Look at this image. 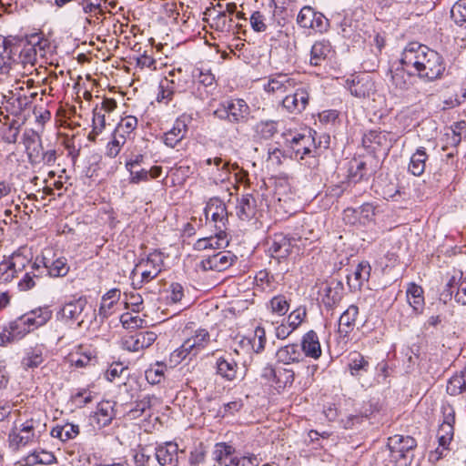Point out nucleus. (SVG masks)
Masks as SVG:
<instances>
[{
  "label": "nucleus",
  "mask_w": 466,
  "mask_h": 466,
  "mask_svg": "<svg viewBox=\"0 0 466 466\" xmlns=\"http://www.w3.org/2000/svg\"><path fill=\"white\" fill-rule=\"evenodd\" d=\"M400 63L406 70L411 73V69L420 78L429 81L441 78L445 71V64L442 56L427 46L411 42L404 48Z\"/></svg>",
  "instance_id": "f257e3e1"
},
{
  "label": "nucleus",
  "mask_w": 466,
  "mask_h": 466,
  "mask_svg": "<svg viewBox=\"0 0 466 466\" xmlns=\"http://www.w3.org/2000/svg\"><path fill=\"white\" fill-rule=\"evenodd\" d=\"M316 132L311 129L298 133L289 141V147L300 164L309 169H316L319 165V147L315 139Z\"/></svg>",
  "instance_id": "f03ea898"
},
{
  "label": "nucleus",
  "mask_w": 466,
  "mask_h": 466,
  "mask_svg": "<svg viewBox=\"0 0 466 466\" xmlns=\"http://www.w3.org/2000/svg\"><path fill=\"white\" fill-rule=\"evenodd\" d=\"M212 458L218 466H258L260 462L257 455L237 453L236 449L227 442L214 445Z\"/></svg>",
  "instance_id": "7ed1b4c3"
},
{
  "label": "nucleus",
  "mask_w": 466,
  "mask_h": 466,
  "mask_svg": "<svg viewBox=\"0 0 466 466\" xmlns=\"http://www.w3.org/2000/svg\"><path fill=\"white\" fill-rule=\"evenodd\" d=\"M250 108L242 98L227 99L219 103L213 116L233 125L246 124L249 119Z\"/></svg>",
  "instance_id": "20e7f679"
},
{
  "label": "nucleus",
  "mask_w": 466,
  "mask_h": 466,
  "mask_svg": "<svg viewBox=\"0 0 466 466\" xmlns=\"http://www.w3.org/2000/svg\"><path fill=\"white\" fill-rule=\"evenodd\" d=\"M391 458L400 466H410L414 458V450L417 447L416 440L411 436L396 434L388 439L387 444Z\"/></svg>",
  "instance_id": "39448f33"
},
{
  "label": "nucleus",
  "mask_w": 466,
  "mask_h": 466,
  "mask_svg": "<svg viewBox=\"0 0 466 466\" xmlns=\"http://www.w3.org/2000/svg\"><path fill=\"white\" fill-rule=\"evenodd\" d=\"M163 265V254L157 249L150 252L146 258H141L133 269L132 274L136 273L137 268L145 266L147 268L141 272V279L137 283H133L135 289H140L144 284L155 279L161 273Z\"/></svg>",
  "instance_id": "423d86ee"
},
{
  "label": "nucleus",
  "mask_w": 466,
  "mask_h": 466,
  "mask_svg": "<svg viewBox=\"0 0 466 466\" xmlns=\"http://www.w3.org/2000/svg\"><path fill=\"white\" fill-rule=\"evenodd\" d=\"M24 40L17 36L0 35V73H6L13 63L18 62L19 51Z\"/></svg>",
  "instance_id": "0eeeda50"
},
{
  "label": "nucleus",
  "mask_w": 466,
  "mask_h": 466,
  "mask_svg": "<svg viewBox=\"0 0 466 466\" xmlns=\"http://www.w3.org/2000/svg\"><path fill=\"white\" fill-rule=\"evenodd\" d=\"M310 86L303 81L288 94L281 101L283 108L289 113L298 115L303 112L309 103Z\"/></svg>",
  "instance_id": "6e6552de"
},
{
  "label": "nucleus",
  "mask_w": 466,
  "mask_h": 466,
  "mask_svg": "<svg viewBox=\"0 0 466 466\" xmlns=\"http://www.w3.org/2000/svg\"><path fill=\"white\" fill-rule=\"evenodd\" d=\"M302 77L299 74L276 73L268 76V82L264 85L267 93H288L297 87Z\"/></svg>",
  "instance_id": "1a4fd4ad"
},
{
  "label": "nucleus",
  "mask_w": 466,
  "mask_h": 466,
  "mask_svg": "<svg viewBox=\"0 0 466 466\" xmlns=\"http://www.w3.org/2000/svg\"><path fill=\"white\" fill-rule=\"evenodd\" d=\"M301 238L297 234L288 236L283 233H276L268 242V252L276 258H285L289 256L296 243Z\"/></svg>",
  "instance_id": "9d476101"
},
{
  "label": "nucleus",
  "mask_w": 466,
  "mask_h": 466,
  "mask_svg": "<svg viewBox=\"0 0 466 466\" xmlns=\"http://www.w3.org/2000/svg\"><path fill=\"white\" fill-rule=\"evenodd\" d=\"M204 212L207 219L210 218L214 223L215 229H227L228 213L226 204L220 198H210Z\"/></svg>",
  "instance_id": "9b49d317"
},
{
  "label": "nucleus",
  "mask_w": 466,
  "mask_h": 466,
  "mask_svg": "<svg viewBox=\"0 0 466 466\" xmlns=\"http://www.w3.org/2000/svg\"><path fill=\"white\" fill-rule=\"evenodd\" d=\"M237 257L231 251H218L204 258L198 264L203 271L214 270L224 271L233 265Z\"/></svg>",
  "instance_id": "f8f14e48"
},
{
  "label": "nucleus",
  "mask_w": 466,
  "mask_h": 466,
  "mask_svg": "<svg viewBox=\"0 0 466 466\" xmlns=\"http://www.w3.org/2000/svg\"><path fill=\"white\" fill-rule=\"evenodd\" d=\"M157 338V334L153 331H140L125 337L121 345L126 350L137 352L150 347Z\"/></svg>",
  "instance_id": "ddd939ff"
},
{
  "label": "nucleus",
  "mask_w": 466,
  "mask_h": 466,
  "mask_svg": "<svg viewBox=\"0 0 466 466\" xmlns=\"http://www.w3.org/2000/svg\"><path fill=\"white\" fill-rule=\"evenodd\" d=\"M180 454H184L183 450H179L177 443L167 442L159 445L155 450V456L160 466H177Z\"/></svg>",
  "instance_id": "4468645a"
},
{
  "label": "nucleus",
  "mask_w": 466,
  "mask_h": 466,
  "mask_svg": "<svg viewBox=\"0 0 466 466\" xmlns=\"http://www.w3.org/2000/svg\"><path fill=\"white\" fill-rule=\"evenodd\" d=\"M29 333L23 319L18 317L11 321L8 328L0 332V346H6L9 343L17 341Z\"/></svg>",
  "instance_id": "2eb2a0df"
},
{
  "label": "nucleus",
  "mask_w": 466,
  "mask_h": 466,
  "mask_svg": "<svg viewBox=\"0 0 466 466\" xmlns=\"http://www.w3.org/2000/svg\"><path fill=\"white\" fill-rule=\"evenodd\" d=\"M190 118L186 116L178 117L173 127L164 134V143L166 146L174 148L187 133V124Z\"/></svg>",
  "instance_id": "dca6fc26"
},
{
  "label": "nucleus",
  "mask_w": 466,
  "mask_h": 466,
  "mask_svg": "<svg viewBox=\"0 0 466 466\" xmlns=\"http://www.w3.org/2000/svg\"><path fill=\"white\" fill-rule=\"evenodd\" d=\"M370 362L360 353L351 352V376L359 377L362 387L370 384Z\"/></svg>",
  "instance_id": "f3484780"
},
{
  "label": "nucleus",
  "mask_w": 466,
  "mask_h": 466,
  "mask_svg": "<svg viewBox=\"0 0 466 466\" xmlns=\"http://www.w3.org/2000/svg\"><path fill=\"white\" fill-rule=\"evenodd\" d=\"M35 438V426L32 420L23 423L19 432L12 431L8 436L10 446L16 449L31 443Z\"/></svg>",
  "instance_id": "a211bd4d"
},
{
  "label": "nucleus",
  "mask_w": 466,
  "mask_h": 466,
  "mask_svg": "<svg viewBox=\"0 0 466 466\" xmlns=\"http://www.w3.org/2000/svg\"><path fill=\"white\" fill-rule=\"evenodd\" d=\"M51 317L52 311L47 307L38 308L20 316L29 332L44 326Z\"/></svg>",
  "instance_id": "6ab92c4d"
},
{
  "label": "nucleus",
  "mask_w": 466,
  "mask_h": 466,
  "mask_svg": "<svg viewBox=\"0 0 466 466\" xmlns=\"http://www.w3.org/2000/svg\"><path fill=\"white\" fill-rule=\"evenodd\" d=\"M238 365L230 354L220 356L216 360V373L228 381L237 379Z\"/></svg>",
  "instance_id": "aec40b11"
},
{
  "label": "nucleus",
  "mask_w": 466,
  "mask_h": 466,
  "mask_svg": "<svg viewBox=\"0 0 466 466\" xmlns=\"http://www.w3.org/2000/svg\"><path fill=\"white\" fill-rule=\"evenodd\" d=\"M169 76H172L173 78L169 79L168 77H165L159 83L158 93L157 96V100L158 102L165 101L166 103H168L172 100L175 93L185 92V88H181L179 86V83L176 82L175 74L169 73Z\"/></svg>",
  "instance_id": "412c9836"
},
{
  "label": "nucleus",
  "mask_w": 466,
  "mask_h": 466,
  "mask_svg": "<svg viewBox=\"0 0 466 466\" xmlns=\"http://www.w3.org/2000/svg\"><path fill=\"white\" fill-rule=\"evenodd\" d=\"M302 355L318 360L321 356V347L319 337L314 330L308 331L301 339L299 346Z\"/></svg>",
  "instance_id": "4be33fe9"
},
{
  "label": "nucleus",
  "mask_w": 466,
  "mask_h": 466,
  "mask_svg": "<svg viewBox=\"0 0 466 466\" xmlns=\"http://www.w3.org/2000/svg\"><path fill=\"white\" fill-rule=\"evenodd\" d=\"M343 289V285L339 281L332 280L327 283L319 290L322 296V302L327 307H332L341 299Z\"/></svg>",
  "instance_id": "5701e85b"
},
{
  "label": "nucleus",
  "mask_w": 466,
  "mask_h": 466,
  "mask_svg": "<svg viewBox=\"0 0 466 466\" xmlns=\"http://www.w3.org/2000/svg\"><path fill=\"white\" fill-rule=\"evenodd\" d=\"M257 212V201L255 198L250 195H243L237 201L236 213L239 219L247 221L250 220Z\"/></svg>",
  "instance_id": "b1692460"
},
{
  "label": "nucleus",
  "mask_w": 466,
  "mask_h": 466,
  "mask_svg": "<svg viewBox=\"0 0 466 466\" xmlns=\"http://www.w3.org/2000/svg\"><path fill=\"white\" fill-rule=\"evenodd\" d=\"M278 362L283 364L297 363L303 360V355L299 344L292 343L279 348L276 352Z\"/></svg>",
  "instance_id": "393cba45"
},
{
  "label": "nucleus",
  "mask_w": 466,
  "mask_h": 466,
  "mask_svg": "<svg viewBox=\"0 0 466 466\" xmlns=\"http://www.w3.org/2000/svg\"><path fill=\"white\" fill-rule=\"evenodd\" d=\"M254 285L255 290L270 293L277 289L279 282L269 271L261 269L254 278Z\"/></svg>",
  "instance_id": "a878e982"
},
{
  "label": "nucleus",
  "mask_w": 466,
  "mask_h": 466,
  "mask_svg": "<svg viewBox=\"0 0 466 466\" xmlns=\"http://www.w3.org/2000/svg\"><path fill=\"white\" fill-rule=\"evenodd\" d=\"M71 362L77 368H85L96 363V352L91 347L80 345L74 355L71 356Z\"/></svg>",
  "instance_id": "bb28decb"
},
{
  "label": "nucleus",
  "mask_w": 466,
  "mask_h": 466,
  "mask_svg": "<svg viewBox=\"0 0 466 466\" xmlns=\"http://www.w3.org/2000/svg\"><path fill=\"white\" fill-rule=\"evenodd\" d=\"M459 282L457 281V276H452L446 285L445 291L448 292L447 296L451 298L453 294V289H457L455 294V300L458 303L466 305V277L462 278V272L459 271Z\"/></svg>",
  "instance_id": "cd10ccee"
},
{
  "label": "nucleus",
  "mask_w": 466,
  "mask_h": 466,
  "mask_svg": "<svg viewBox=\"0 0 466 466\" xmlns=\"http://www.w3.org/2000/svg\"><path fill=\"white\" fill-rule=\"evenodd\" d=\"M44 350L42 345H36L34 348L26 350L21 360L23 369L27 370L39 367L45 360Z\"/></svg>",
  "instance_id": "c85d7f7f"
},
{
  "label": "nucleus",
  "mask_w": 466,
  "mask_h": 466,
  "mask_svg": "<svg viewBox=\"0 0 466 466\" xmlns=\"http://www.w3.org/2000/svg\"><path fill=\"white\" fill-rule=\"evenodd\" d=\"M86 305L87 301L84 297L66 302L61 309L62 318L68 320H77Z\"/></svg>",
  "instance_id": "c756f323"
},
{
  "label": "nucleus",
  "mask_w": 466,
  "mask_h": 466,
  "mask_svg": "<svg viewBox=\"0 0 466 466\" xmlns=\"http://www.w3.org/2000/svg\"><path fill=\"white\" fill-rule=\"evenodd\" d=\"M331 52V46L327 40H320L314 43L310 50L309 64L313 66H319L326 60Z\"/></svg>",
  "instance_id": "7c9ffc66"
},
{
  "label": "nucleus",
  "mask_w": 466,
  "mask_h": 466,
  "mask_svg": "<svg viewBox=\"0 0 466 466\" xmlns=\"http://www.w3.org/2000/svg\"><path fill=\"white\" fill-rule=\"evenodd\" d=\"M41 262L47 268V275L51 278L65 277L69 271V266L66 258H58L50 260L45 257L41 258Z\"/></svg>",
  "instance_id": "2f4dec72"
},
{
  "label": "nucleus",
  "mask_w": 466,
  "mask_h": 466,
  "mask_svg": "<svg viewBox=\"0 0 466 466\" xmlns=\"http://www.w3.org/2000/svg\"><path fill=\"white\" fill-rule=\"evenodd\" d=\"M115 417L114 405L109 400L101 401L96 408L95 418L100 427L108 426Z\"/></svg>",
  "instance_id": "473e14b6"
},
{
  "label": "nucleus",
  "mask_w": 466,
  "mask_h": 466,
  "mask_svg": "<svg viewBox=\"0 0 466 466\" xmlns=\"http://www.w3.org/2000/svg\"><path fill=\"white\" fill-rule=\"evenodd\" d=\"M428 160V155L424 147H419L415 153L412 154L409 164V171L416 176H421L426 167V161Z\"/></svg>",
  "instance_id": "72a5a7b5"
},
{
  "label": "nucleus",
  "mask_w": 466,
  "mask_h": 466,
  "mask_svg": "<svg viewBox=\"0 0 466 466\" xmlns=\"http://www.w3.org/2000/svg\"><path fill=\"white\" fill-rule=\"evenodd\" d=\"M210 336L208 330L198 329L195 335L187 339L185 341L187 347L193 351V356H196L199 351L205 349L209 343Z\"/></svg>",
  "instance_id": "f704fd0d"
},
{
  "label": "nucleus",
  "mask_w": 466,
  "mask_h": 466,
  "mask_svg": "<svg viewBox=\"0 0 466 466\" xmlns=\"http://www.w3.org/2000/svg\"><path fill=\"white\" fill-rule=\"evenodd\" d=\"M51 436L57 438L62 441H66L76 438L79 434V426L73 423H65L64 425H56L51 431Z\"/></svg>",
  "instance_id": "c9c22d12"
},
{
  "label": "nucleus",
  "mask_w": 466,
  "mask_h": 466,
  "mask_svg": "<svg viewBox=\"0 0 466 466\" xmlns=\"http://www.w3.org/2000/svg\"><path fill=\"white\" fill-rule=\"evenodd\" d=\"M255 137L260 140H269L278 132V122L274 120L259 121L254 128Z\"/></svg>",
  "instance_id": "e433bc0d"
},
{
  "label": "nucleus",
  "mask_w": 466,
  "mask_h": 466,
  "mask_svg": "<svg viewBox=\"0 0 466 466\" xmlns=\"http://www.w3.org/2000/svg\"><path fill=\"white\" fill-rule=\"evenodd\" d=\"M295 380V374L292 370L286 368H278L276 370V377H274L271 387H274L278 391L284 390L286 387H290Z\"/></svg>",
  "instance_id": "4c0bfd02"
},
{
  "label": "nucleus",
  "mask_w": 466,
  "mask_h": 466,
  "mask_svg": "<svg viewBox=\"0 0 466 466\" xmlns=\"http://www.w3.org/2000/svg\"><path fill=\"white\" fill-rule=\"evenodd\" d=\"M244 347L251 348L256 353H260L266 344L265 330L262 328H257L252 337H245L241 340Z\"/></svg>",
  "instance_id": "58836bf2"
},
{
  "label": "nucleus",
  "mask_w": 466,
  "mask_h": 466,
  "mask_svg": "<svg viewBox=\"0 0 466 466\" xmlns=\"http://www.w3.org/2000/svg\"><path fill=\"white\" fill-rule=\"evenodd\" d=\"M24 88L20 87L17 92H10V96L7 98V103L12 105L13 113L15 115L21 114L31 105V98L27 97L25 95H22L20 91H23Z\"/></svg>",
  "instance_id": "ea45409f"
},
{
  "label": "nucleus",
  "mask_w": 466,
  "mask_h": 466,
  "mask_svg": "<svg viewBox=\"0 0 466 466\" xmlns=\"http://www.w3.org/2000/svg\"><path fill=\"white\" fill-rule=\"evenodd\" d=\"M407 299L416 312H420L423 309L424 298L421 287L411 283L407 289Z\"/></svg>",
  "instance_id": "a19ab883"
},
{
  "label": "nucleus",
  "mask_w": 466,
  "mask_h": 466,
  "mask_svg": "<svg viewBox=\"0 0 466 466\" xmlns=\"http://www.w3.org/2000/svg\"><path fill=\"white\" fill-rule=\"evenodd\" d=\"M37 56L38 55L35 47L28 42L24 41L20 47L17 63L22 64L24 66L26 65L33 66L37 61Z\"/></svg>",
  "instance_id": "79ce46f5"
},
{
  "label": "nucleus",
  "mask_w": 466,
  "mask_h": 466,
  "mask_svg": "<svg viewBox=\"0 0 466 466\" xmlns=\"http://www.w3.org/2000/svg\"><path fill=\"white\" fill-rule=\"evenodd\" d=\"M9 259L15 278L18 277L19 273H23L33 263L31 258H28L19 251L14 252L9 257Z\"/></svg>",
  "instance_id": "37998d69"
},
{
  "label": "nucleus",
  "mask_w": 466,
  "mask_h": 466,
  "mask_svg": "<svg viewBox=\"0 0 466 466\" xmlns=\"http://www.w3.org/2000/svg\"><path fill=\"white\" fill-rule=\"evenodd\" d=\"M374 215L373 206L370 203H364L358 208L352 209L351 218L355 219L353 223L358 220L360 224L366 225L373 219Z\"/></svg>",
  "instance_id": "c03bdc74"
},
{
  "label": "nucleus",
  "mask_w": 466,
  "mask_h": 466,
  "mask_svg": "<svg viewBox=\"0 0 466 466\" xmlns=\"http://www.w3.org/2000/svg\"><path fill=\"white\" fill-rule=\"evenodd\" d=\"M157 400V399L154 395H147L136 402L135 407L128 410L127 415L130 419H137L149 410Z\"/></svg>",
  "instance_id": "a18cd8bd"
},
{
  "label": "nucleus",
  "mask_w": 466,
  "mask_h": 466,
  "mask_svg": "<svg viewBox=\"0 0 466 466\" xmlns=\"http://www.w3.org/2000/svg\"><path fill=\"white\" fill-rule=\"evenodd\" d=\"M137 118L134 116H127L121 119L116 126L114 134L122 138H126L136 129Z\"/></svg>",
  "instance_id": "49530a36"
},
{
  "label": "nucleus",
  "mask_w": 466,
  "mask_h": 466,
  "mask_svg": "<svg viewBox=\"0 0 466 466\" xmlns=\"http://www.w3.org/2000/svg\"><path fill=\"white\" fill-rule=\"evenodd\" d=\"M268 309L278 316H284L289 309V301L284 295L274 296L268 304Z\"/></svg>",
  "instance_id": "de8ad7c7"
},
{
  "label": "nucleus",
  "mask_w": 466,
  "mask_h": 466,
  "mask_svg": "<svg viewBox=\"0 0 466 466\" xmlns=\"http://www.w3.org/2000/svg\"><path fill=\"white\" fill-rule=\"evenodd\" d=\"M166 370L165 364L157 362L145 371L146 380L152 385L158 384L164 380Z\"/></svg>",
  "instance_id": "09e8293b"
},
{
  "label": "nucleus",
  "mask_w": 466,
  "mask_h": 466,
  "mask_svg": "<svg viewBox=\"0 0 466 466\" xmlns=\"http://www.w3.org/2000/svg\"><path fill=\"white\" fill-rule=\"evenodd\" d=\"M371 266L369 261L363 260L358 263L354 270V279L357 281V288L360 289L364 283L369 281L370 277Z\"/></svg>",
  "instance_id": "8fccbe9b"
},
{
  "label": "nucleus",
  "mask_w": 466,
  "mask_h": 466,
  "mask_svg": "<svg viewBox=\"0 0 466 466\" xmlns=\"http://www.w3.org/2000/svg\"><path fill=\"white\" fill-rule=\"evenodd\" d=\"M451 17L459 26L466 28V0H458L451 10Z\"/></svg>",
  "instance_id": "3c124183"
},
{
  "label": "nucleus",
  "mask_w": 466,
  "mask_h": 466,
  "mask_svg": "<svg viewBox=\"0 0 466 466\" xmlns=\"http://www.w3.org/2000/svg\"><path fill=\"white\" fill-rule=\"evenodd\" d=\"M402 70L397 69L391 76L392 84L400 90H407L410 86V75L415 74L413 69L411 73L408 72L404 66Z\"/></svg>",
  "instance_id": "603ef678"
},
{
  "label": "nucleus",
  "mask_w": 466,
  "mask_h": 466,
  "mask_svg": "<svg viewBox=\"0 0 466 466\" xmlns=\"http://www.w3.org/2000/svg\"><path fill=\"white\" fill-rule=\"evenodd\" d=\"M317 11H315L311 6L305 5L303 6L297 17V23L300 27L310 29L311 26H314V17L316 15Z\"/></svg>",
  "instance_id": "864d4df0"
},
{
  "label": "nucleus",
  "mask_w": 466,
  "mask_h": 466,
  "mask_svg": "<svg viewBox=\"0 0 466 466\" xmlns=\"http://www.w3.org/2000/svg\"><path fill=\"white\" fill-rule=\"evenodd\" d=\"M454 429L451 424L441 423L437 433L439 445L442 447V450L447 449L451 441L453 438Z\"/></svg>",
  "instance_id": "5fc2aeb1"
},
{
  "label": "nucleus",
  "mask_w": 466,
  "mask_h": 466,
  "mask_svg": "<svg viewBox=\"0 0 466 466\" xmlns=\"http://www.w3.org/2000/svg\"><path fill=\"white\" fill-rule=\"evenodd\" d=\"M212 20L211 26L217 31L229 32L231 30L233 20L232 18H228L225 11H218Z\"/></svg>",
  "instance_id": "6e6d98bb"
},
{
  "label": "nucleus",
  "mask_w": 466,
  "mask_h": 466,
  "mask_svg": "<svg viewBox=\"0 0 466 466\" xmlns=\"http://www.w3.org/2000/svg\"><path fill=\"white\" fill-rule=\"evenodd\" d=\"M27 42L35 47L37 55L40 57H45L46 55V50H48L51 46L48 39L37 34L32 35Z\"/></svg>",
  "instance_id": "4d7b16f0"
},
{
  "label": "nucleus",
  "mask_w": 466,
  "mask_h": 466,
  "mask_svg": "<svg viewBox=\"0 0 466 466\" xmlns=\"http://www.w3.org/2000/svg\"><path fill=\"white\" fill-rule=\"evenodd\" d=\"M461 142V137H458L456 134H451V132H447L444 136V145L442 146V150L446 151L451 149L447 154L448 158H451L457 154V147Z\"/></svg>",
  "instance_id": "13d9d810"
},
{
  "label": "nucleus",
  "mask_w": 466,
  "mask_h": 466,
  "mask_svg": "<svg viewBox=\"0 0 466 466\" xmlns=\"http://www.w3.org/2000/svg\"><path fill=\"white\" fill-rule=\"evenodd\" d=\"M126 141V138H122L117 135L113 134L112 140L106 145V155L111 158L116 157L119 154L121 147L125 145Z\"/></svg>",
  "instance_id": "bf43d9fd"
},
{
  "label": "nucleus",
  "mask_w": 466,
  "mask_h": 466,
  "mask_svg": "<svg viewBox=\"0 0 466 466\" xmlns=\"http://www.w3.org/2000/svg\"><path fill=\"white\" fill-rule=\"evenodd\" d=\"M226 230L227 229H216L215 236L208 237V240H212V246H208V248H225L228 246L229 240Z\"/></svg>",
  "instance_id": "052dcab7"
},
{
  "label": "nucleus",
  "mask_w": 466,
  "mask_h": 466,
  "mask_svg": "<svg viewBox=\"0 0 466 466\" xmlns=\"http://www.w3.org/2000/svg\"><path fill=\"white\" fill-rule=\"evenodd\" d=\"M306 315V308L299 307L288 316L287 322L291 330L296 329L301 324Z\"/></svg>",
  "instance_id": "680f3d73"
},
{
  "label": "nucleus",
  "mask_w": 466,
  "mask_h": 466,
  "mask_svg": "<svg viewBox=\"0 0 466 466\" xmlns=\"http://www.w3.org/2000/svg\"><path fill=\"white\" fill-rule=\"evenodd\" d=\"M120 322L122 323V326L125 329H133L142 328L144 319H142L137 315L134 316L129 312H126L120 316Z\"/></svg>",
  "instance_id": "e2e57ef3"
},
{
  "label": "nucleus",
  "mask_w": 466,
  "mask_h": 466,
  "mask_svg": "<svg viewBox=\"0 0 466 466\" xmlns=\"http://www.w3.org/2000/svg\"><path fill=\"white\" fill-rule=\"evenodd\" d=\"M249 21L251 27L255 32L262 33L268 28L266 16L259 11L253 12Z\"/></svg>",
  "instance_id": "0e129e2a"
},
{
  "label": "nucleus",
  "mask_w": 466,
  "mask_h": 466,
  "mask_svg": "<svg viewBox=\"0 0 466 466\" xmlns=\"http://www.w3.org/2000/svg\"><path fill=\"white\" fill-rule=\"evenodd\" d=\"M193 78L199 84L204 86L205 87H211L215 84V76L209 71H202L197 69L193 73Z\"/></svg>",
  "instance_id": "69168bd1"
},
{
  "label": "nucleus",
  "mask_w": 466,
  "mask_h": 466,
  "mask_svg": "<svg viewBox=\"0 0 466 466\" xmlns=\"http://www.w3.org/2000/svg\"><path fill=\"white\" fill-rule=\"evenodd\" d=\"M193 356V351L187 347L186 341L183 344L175 350L170 355V360L174 363H180L187 357Z\"/></svg>",
  "instance_id": "338daca9"
},
{
  "label": "nucleus",
  "mask_w": 466,
  "mask_h": 466,
  "mask_svg": "<svg viewBox=\"0 0 466 466\" xmlns=\"http://www.w3.org/2000/svg\"><path fill=\"white\" fill-rule=\"evenodd\" d=\"M206 459V451L202 444L198 447H196L193 451H190L189 454V464L191 466H198L205 461Z\"/></svg>",
  "instance_id": "774afa93"
}]
</instances>
